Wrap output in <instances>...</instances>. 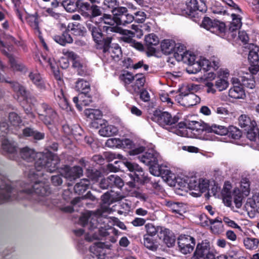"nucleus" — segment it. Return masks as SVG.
Here are the masks:
<instances>
[{
  "label": "nucleus",
  "instance_id": "obj_59",
  "mask_svg": "<svg viewBox=\"0 0 259 259\" xmlns=\"http://www.w3.org/2000/svg\"><path fill=\"white\" fill-rule=\"evenodd\" d=\"M94 41L98 44L102 42L103 35L100 29L97 27L91 32Z\"/></svg>",
  "mask_w": 259,
  "mask_h": 259
},
{
  "label": "nucleus",
  "instance_id": "obj_36",
  "mask_svg": "<svg viewBox=\"0 0 259 259\" xmlns=\"http://www.w3.org/2000/svg\"><path fill=\"white\" fill-rule=\"evenodd\" d=\"M106 53H108L114 59H118L122 56L121 48L117 44H113L108 49Z\"/></svg>",
  "mask_w": 259,
  "mask_h": 259
},
{
  "label": "nucleus",
  "instance_id": "obj_38",
  "mask_svg": "<svg viewBox=\"0 0 259 259\" xmlns=\"http://www.w3.org/2000/svg\"><path fill=\"white\" fill-rule=\"evenodd\" d=\"M74 88L77 91L80 92L81 93H84L89 92L90 85L88 81L80 79L76 81Z\"/></svg>",
  "mask_w": 259,
  "mask_h": 259
},
{
  "label": "nucleus",
  "instance_id": "obj_33",
  "mask_svg": "<svg viewBox=\"0 0 259 259\" xmlns=\"http://www.w3.org/2000/svg\"><path fill=\"white\" fill-rule=\"evenodd\" d=\"M187 51L186 50L185 47L180 43L176 44L175 49L173 51L174 57L178 61H181L183 60V56L185 55V53Z\"/></svg>",
  "mask_w": 259,
  "mask_h": 259
},
{
  "label": "nucleus",
  "instance_id": "obj_16",
  "mask_svg": "<svg viewBox=\"0 0 259 259\" xmlns=\"http://www.w3.org/2000/svg\"><path fill=\"white\" fill-rule=\"evenodd\" d=\"M258 48H255L249 51L248 59L250 64L249 71L252 74H256L259 71V57L257 54Z\"/></svg>",
  "mask_w": 259,
  "mask_h": 259
},
{
  "label": "nucleus",
  "instance_id": "obj_25",
  "mask_svg": "<svg viewBox=\"0 0 259 259\" xmlns=\"http://www.w3.org/2000/svg\"><path fill=\"white\" fill-rule=\"evenodd\" d=\"M150 166L149 170L152 175L154 176L159 177L165 175L168 177H171L172 174L168 169H165L162 165H159L158 163L151 164Z\"/></svg>",
  "mask_w": 259,
  "mask_h": 259
},
{
  "label": "nucleus",
  "instance_id": "obj_5",
  "mask_svg": "<svg viewBox=\"0 0 259 259\" xmlns=\"http://www.w3.org/2000/svg\"><path fill=\"white\" fill-rule=\"evenodd\" d=\"M250 183L246 178H242L239 183V187H236L233 191V202L236 208H240L242 205L244 196H247L250 191Z\"/></svg>",
  "mask_w": 259,
  "mask_h": 259
},
{
  "label": "nucleus",
  "instance_id": "obj_44",
  "mask_svg": "<svg viewBox=\"0 0 259 259\" xmlns=\"http://www.w3.org/2000/svg\"><path fill=\"white\" fill-rule=\"evenodd\" d=\"M210 224L211 225L210 229L214 234H219L223 230V224L221 220L218 218L210 221Z\"/></svg>",
  "mask_w": 259,
  "mask_h": 259
},
{
  "label": "nucleus",
  "instance_id": "obj_8",
  "mask_svg": "<svg viewBox=\"0 0 259 259\" xmlns=\"http://www.w3.org/2000/svg\"><path fill=\"white\" fill-rule=\"evenodd\" d=\"M192 259H214V255L208 241H203L197 245Z\"/></svg>",
  "mask_w": 259,
  "mask_h": 259
},
{
  "label": "nucleus",
  "instance_id": "obj_14",
  "mask_svg": "<svg viewBox=\"0 0 259 259\" xmlns=\"http://www.w3.org/2000/svg\"><path fill=\"white\" fill-rule=\"evenodd\" d=\"M140 160L147 165L158 163L160 159V156L155 150L151 149L148 150L142 156L139 157Z\"/></svg>",
  "mask_w": 259,
  "mask_h": 259
},
{
  "label": "nucleus",
  "instance_id": "obj_57",
  "mask_svg": "<svg viewBox=\"0 0 259 259\" xmlns=\"http://www.w3.org/2000/svg\"><path fill=\"white\" fill-rule=\"evenodd\" d=\"M27 21L32 28L39 31L38 20L37 16L35 15L29 16L27 17Z\"/></svg>",
  "mask_w": 259,
  "mask_h": 259
},
{
  "label": "nucleus",
  "instance_id": "obj_23",
  "mask_svg": "<svg viewBox=\"0 0 259 259\" xmlns=\"http://www.w3.org/2000/svg\"><path fill=\"white\" fill-rule=\"evenodd\" d=\"M82 168L79 166L66 167L63 175L65 178L72 181L79 178L82 175Z\"/></svg>",
  "mask_w": 259,
  "mask_h": 259
},
{
  "label": "nucleus",
  "instance_id": "obj_10",
  "mask_svg": "<svg viewBox=\"0 0 259 259\" xmlns=\"http://www.w3.org/2000/svg\"><path fill=\"white\" fill-rule=\"evenodd\" d=\"M178 243L180 251L184 254L191 253L195 245V239L189 235H180Z\"/></svg>",
  "mask_w": 259,
  "mask_h": 259
},
{
  "label": "nucleus",
  "instance_id": "obj_50",
  "mask_svg": "<svg viewBox=\"0 0 259 259\" xmlns=\"http://www.w3.org/2000/svg\"><path fill=\"white\" fill-rule=\"evenodd\" d=\"M145 228L147 234L145 235H148V236L153 237L155 236L158 232L161 231L162 228L155 226L152 223H148L145 226Z\"/></svg>",
  "mask_w": 259,
  "mask_h": 259
},
{
  "label": "nucleus",
  "instance_id": "obj_19",
  "mask_svg": "<svg viewBox=\"0 0 259 259\" xmlns=\"http://www.w3.org/2000/svg\"><path fill=\"white\" fill-rule=\"evenodd\" d=\"M101 128L99 134L103 137H109L116 135L118 131V128L113 125H109L105 120H100Z\"/></svg>",
  "mask_w": 259,
  "mask_h": 259
},
{
  "label": "nucleus",
  "instance_id": "obj_28",
  "mask_svg": "<svg viewBox=\"0 0 259 259\" xmlns=\"http://www.w3.org/2000/svg\"><path fill=\"white\" fill-rule=\"evenodd\" d=\"M55 99L58 103L60 106L62 108H67L68 107V102L65 98L63 89L59 88L56 89L54 92Z\"/></svg>",
  "mask_w": 259,
  "mask_h": 259
},
{
  "label": "nucleus",
  "instance_id": "obj_51",
  "mask_svg": "<svg viewBox=\"0 0 259 259\" xmlns=\"http://www.w3.org/2000/svg\"><path fill=\"white\" fill-rule=\"evenodd\" d=\"M198 193L197 194L199 196L200 194L206 191L209 187V181L208 180L204 178H199L198 184Z\"/></svg>",
  "mask_w": 259,
  "mask_h": 259
},
{
  "label": "nucleus",
  "instance_id": "obj_27",
  "mask_svg": "<svg viewBox=\"0 0 259 259\" xmlns=\"http://www.w3.org/2000/svg\"><path fill=\"white\" fill-rule=\"evenodd\" d=\"M104 244L101 242L95 243L90 247V252L92 253L93 259L102 258L105 253Z\"/></svg>",
  "mask_w": 259,
  "mask_h": 259
},
{
  "label": "nucleus",
  "instance_id": "obj_54",
  "mask_svg": "<svg viewBox=\"0 0 259 259\" xmlns=\"http://www.w3.org/2000/svg\"><path fill=\"white\" fill-rule=\"evenodd\" d=\"M9 122L11 126L17 128L21 123V119L20 117L14 112H12L9 114Z\"/></svg>",
  "mask_w": 259,
  "mask_h": 259
},
{
  "label": "nucleus",
  "instance_id": "obj_26",
  "mask_svg": "<svg viewBox=\"0 0 259 259\" xmlns=\"http://www.w3.org/2000/svg\"><path fill=\"white\" fill-rule=\"evenodd\" d=\"M200 98L193 93H185L182 98V105L184 106H192L199 103Z\"/></svg>",
  "mask_w": 259,
  "mask_h": 259
},
{
  "label": "nucleus",
  "instance_id": "obj_22",
  "mask_svg": "<svg viewBox=\"0 0 259 259\" xmlns=\"http://www.w3.org/2000/svg\"><path fill=\"white\" fill-rule=\"evenodd\" d=\"M232 186L229 182L225 183L223 189L222 191L223 202L225 205L231 207L233 201V192L231 191Z\"/></svg>",
  "mask_w": 259,
  "mask_h": 259
},
{
  "label": "nucleus",
  "instance_id": "obj_48",
  "mask_svg": "<svg viewBox=\"0 0 259 259\" xmlns=\"http://www.w3.org/2000/svg\"><path fill=\"white\" fill-rule=\"evenodd\" d=\"M102 200L104 203V205L101 206V212L99 213L98 214L101 215L102 213L104 212H109V209L108 205L111 201V196L109 193H106L102 196Z\"/></svg>",
  "mask_w": 259,
  "mask_h": 259
},
{
  "label": "nucleus",
  "instance_id": "obj_29",
  "mask_svg": "<svg viewBox=\"0 0 259 259\" xmlns=\"http://www.w3.org/2000/svg\"><path fill=\"white\" fill-rule=\"evenodd\" d=\"M176 44L173 40L164 39L160 44L161 50L164 54H170L173 52Z\"/></svg>",
  "mask_w": 259,
  "mask_h": 259
},
{
  "label": "nucleus",
  "instance_id": "obj_6",
  "mask_svg": "<svg viewBox=\"0 0 259 259\" xmlns=\"http://www.w3.org/2000/svg\"><path fill=\"white\" fill-rule=\"evenodd\" d=\"M220 62L218 59L212 57L210 60L205 58L201 57L199 58L193 65L194 68L190 67L188 70V73L189 74H195L198 72L201 68L205 71H208L211 69L215 70L219 68Z\"/></svg>",
  "mask_w": 259,
  "mask_h": 259
},
{
  "label": "nucleus",
  "instance_id": "obj_12",
  "mask_svg": "<svg viewBox=\"0 0 259 259\" xmlns=\"http://www.w3.org/2000/svg\"><path fill=\"white\" fill-rule=\"evenodd\" d=\"M178 119L179 118L176 116L172 117L167 112H159L154 114V120L162 126L175 124Z\"/></svg>",
  "mask_w": 259,
  "mask_h": 259
},
{
  "label": "nucleus",
  "instance_id": "obj_13",
  "mask_svg": "<svg viewBox=\"0 0 259 259\" xmlns=\"http://www.w3.org/2000/svg\"><path fill=\"white\" fill-rule=\"evenodd\" d=\"M39 61L44 67H50L53 72L56 79L61 82V76L58 70V65L54 59H51L50 57L42 55Z\"/></svg>",
  "mask_w": 259,
  "mask_h": 259
},
{
  "label": "nucleus",
  "instance_id": "obj_20",
  "mask_svg": "<svg viewBox=\"0 0 259 259\" xmlns=\"http://www.w3.org/2000/svg\"><path fill=\"white\" fill-rule=\"evenodd\" d=\"M158 237L167 247H170L174 245L175 238L169 230L165 228L161 229V231L158 233Z\"/></svg>",
  "mask_w": 259,
  "mask_h": 259
},
{
  "label": "nucleus",
  "instance_id": "obj_17",
  "mask_svg": "<svg viewBox=\"0 0 259 259\" xmlns=\"http://www.w3.org/2000/svg\"><path fill=\"white\" fill-rule=\"evenodd\" d=\"M134 83L127 86V91L132 94L139 93L140 89L144 85L146 82L145 75L142 73H138L134 75Z\"/></svg>",
  "mask_w": 259,
  "mask_h": 259
},
{
  "label": "nucleus",
  "instance_id": "obj_52",
  "mask_svg": "<svg viewBox=\"0 0 259 259\" xmlns=\"http://www.w3.org/2000/svg\"><path fill=\"white\" fill-rule=\"evenodd\" d=\"M144 245L146 248L152 251H155L157 248V245L154 242L152 237L148 236V235L144 236Z\"/></svg>",
  "mask_w": 259,
  "mask_h": 259
},
{
  "label": "nucleus",
  "instance_id": "obj_2",
  "mask_svg": "<svg viewBox=\"0 0 259 259\" xmlns=\"http://www.w3.org/2000/svg\"><path fill=\"white\" fill-rule=\"evenodd\" d=\"M97 214L92 211H87L80 217L79 223L83 226H87L90 230L85 235V240L88 241H93L105 238L110 242L115 243L117 241L118 231L112 227L107 229L97 228Z\"/></svg>",
  "mask_w": 259,
  "mask_h": 259
},
{
  "label": "nucleus",
  "instance_id": "obj_56",
  "mask_svg": "<svg viewBox=\"0 0 259 259\" xmlns=\"http://www.w3.org/2000/svg\"><path fill=\"white\" fill-rule=\"evenodd\" d=\"M3 149L7 152L14 153L16 151V147L14 143H12L7 140H4L2 143Z\"/></svg>",
  "mask_w": 259,
  "mask_h": 259
},
{
  "label": "nucleus",
  "instance_id": "obj_18",
  "mask_svg": "<svg viewBox=\"0 0 259 259\" xmlns=\"http://www.w3.org/2000/svg\"><path fill=\"white\" fill-rule=\"evenodd\" d=\"M159 39L154 33H150L145 36V45L148 51V53L152 55L156 52L155 47L159 44Z\"/></svg>",
  "mask_w": 259,
  "mask_h": 259
},
{
  "label": "nucleus",
  "instance_id": "obj_35",
  "mask_svg": "<svg viewBox=\"0 0 259 259\" xmlns=\"http://www.w3.org/2000/svg\"><path fill=\"white\" fill-rule=\"evenodd\" d=\"M196 56L191 52L187 51L185 53V55L183 56V60H181L184 63L187 64L189 65L187 69V71L188 72V70L190 68L192 67V68H194L193 65L195 63H196Z\"/></svg>",
  "mask_w": 259,
  "mask_h": 259
},
{
  "label": "nucleus",
  "instance_id": "obj_49",
  "mask_svg": "<svg viewBox=\"0 0 259 259\" xmlns=\"http://www.w3.org/2000/svg\"><path fill=\"white\" fill-rule=\"evenodd\" d=\"M232 21L230 24V30L232 31H235L239 29L241 25V19L238 15L235 14H232Z\"/></svg>",
  "mask_w": 259,
  "mask_h": 259
},
{
  "label": "nucleus",
  "instance_id": "obj_11",
  "mask_svg": "<svg viewBox=\"0 0 259 259\" xmlns=\"http://www.w3.org/2000/svg\"><path fill=\"white\" fill-rule=\"evenodd\" d=\"M233 85L229 91V96L230 98L235 99H242L245 97V93L242 85L240 83L238 78L233 77L232 79Z\"/></svg>",
  "mask_w": 259,
  "mask_h": 259
},
{
  "label": "nucleus",
  "instance_id": "obj_31",
  "mask_svg": "<svg viewBox=\"0 0 259 259\" xmlns=\"http://www.w3.org/2000/svg\"><path fill=\"white\" fill-rule=\"evenodd\" d=\"M54 39L56 42L62 46H65L67 44H70L73 41V39L70 35L66 32L61 35L54 36Z\"/></svg>",
  "mask_w": 259,
  "mask_h": 259
},
{
  "label": "nucleus",
  "instance_id": "obj_61",
  "mask_svg": "<svg viewBox=\"0 0 259 259\" xmlns=\"http://www.w3.org/2000/svg\"><path fill=\"white\" fill-rule=\"evenodd\" d=\"M106 145L110 148H120V139L110 138L107 140Z\"/></svg>",
  "mask_w": 259,
  "mask_h": 259
},
{
  "label": "nucleus",
  "instance_id": "obj_4",
  "mask_svg": "<svg viewBox=\"0 0 259 259\" xmlns=\"http://www.w3.org/2000/svg\"><path fill=\"white\" fill-rule=\"evenodd\" d=\"M209 130V126L204 122L200 121H189L186 126L177 130V134L182 137L192 138L199 137L203 132Z\"/></svg>",
  "mask_w": 259,
  "mask_h": 259
},
{
  "label": "nucleus",
  "instance_id": "obj_30",
  "mask_svg": "<svg viewBox=\"0 0 259 259\" xmlns=\"http://www.w3.org/2000/svg\"><path fill=\"white\" fill-rule=\"evenodd\" d=\"M63 54L73 60L72 66L74 68L79 70L83 67L82 64L78 60V56L74 52L64 49Z\"/></svg>",
  "mask_w": 259,
  "mask_h": 259
},
{
  "label": "nucleus",
  "instance_id": "obj_15",
  "mask_svg": "<svg viewBox=\"0 0 259 259\" xmlns=\"http://www.w3.org/2000/svg\"><path fill=\"white\" fill-rule=\"evenodd\" d=\"M199 179L196 177H188L184 176L179 178L177 182L182 188H189L190 190H198Z\"/></svg>",
  "mask_w": 259,
  "mask_h": 259
},
{
  "label": "nucleus",
  "instance_id": "obj_42",
  "mask_svg": "<svg viewBox=\"0 0 259 259\" xmlns=\"http://www.w3.org/2000/svg\"><path fill=\"white\" fill-rule=\"evenodd\" d=\"M85 115L92 120H98L102 116L100 110L95 109H86L84 111Z\"/></svg>",
  "mask_w": 259,
  "mask_h": 259
},
{
  "label": "nucleus",
  "instance_id": "obj_9",
  "mask_svg": "<svg viewBox=\"0 0 259 259\" xmlns=\"http://www.w3.org/2000/svg\"><path fill=\"white\" fill-rule=\"evenodd\" d=\"M124 164L130 171L133 172L130 176L134 181L144 183L148 180L147 176L137 164L126 161L124 162Z\"/></svg>",
  "mask_w": 259,
  "mask_h": 259
},
{
  "label": "nucleus",
  "instance_id": "obj_58",
  "mask_svg": "<svg viewBox=\"0 0 259 259\" xmlns=\"http://www.w3.org/2000/svg\"><path fill=\"white\" fill-rule=\"evenodd\" d=\"M71 30L72 33L75 35H83L85 32L84 28L79 24H72Z\"/></svg>",
  "mask_w": 259,
  "mask_h": 259
},
{
  "label": "nucleus",
  "instance_id": "obj_3",
  "mask_svg": "<svg viewBox=\"0 0 259 259\" xmlns=\"http://www.w3.org/2000/svg\"><path fill=\"white\" fill-rule=\"evenodd\" d=\"M101 19H102L101 21L105 24L109 25L103 26L104 30L107 33L114 32L121 34L123 35L121 37L123 41L129 44L131 46L134 47L139 51L143 50V46L142 44L137 42L131 38V36H133L134 35L132 31L123 29L116 25V20L114 17L112 18L110 15L104 14Z\"/></svg>",
  "mask_w": 259,
  "mask_h": 259
},
{
  "label": "nucleus",
  "instance_id": "obj_55",
  "mask_svg": "<svg viewBox=\"0 0 259 259\" xmlns=\"http://www.w3.org/2000/svg\"><path fill=\"white\" fill-rule=\"evenodd\" d=\"M228 86L229 82L225 78H220L215 81V87L220 92L226 90Z\"/></svg>",
  "mask_w": 259,
  "mask_h": 259
},
{
  "label": "nucleus",
  "instance_id": "obj_62",
  "mask_svg": "<svg viewBox=\"0 0 259 259\" xmlns=\"http://www.w3.org/2000/svg\"><path fill=\"white\" fill-rule=\"evenodd\" d=\"M242 86L247 88L252 89L255 87V81L253 78H247L245 77H242L241 79Z\"/></svg>",
  "mask_w": 259,
  "mask_h": 259
},
{
  "label": "nucleus",
  "instance_id": "obj_45",
  "mask_svg": "<svg viewBox=\"0 0 259 259\" xmlns=\"http://www.w3.org/2000/svg\"><path fill=\"white\" fill-rule=\"evenodd\" d=\"M208 132H212L217 135L224 136L228 134L229 130L227 127L222 125H212L209 127Z\"/></svg>",
  "mask_w": 259,
  "mask_h": 259
},
{
  "label": "nucleus",
  "instance_id": "obj_37",
  "mask_svg": "<svg viewBox=\"0 0 259 259\" xmlns=\"http://www.w3.org/2000/svg\"><path fill=\"white\" fill-rule=\"evenodd\" d=\"M225 30L226 27L224 23L214 20L213 25L210 31L218 35L222 36Z\"/></svg>",
  "mask_w": 259,
  "mask_h": 259
},
{
  "label": "nucleus",
  "instance_id": "obj_34",
  "mask_svg": "<svg viewBox=\"0 0 259 259\" xmlns=\"http://www.w3.org/2000/svg\"><path fill=\"white\" fill-rule=\"evenodd\" d=\"M23 135L25 137H31L35 140H41L45 137V134L33 129L27 127L23 130Z\"/></svg>",
  "mask_w": 259,
  "mask_h": 259
},
{
  "label": "nucleus",
  "instance_id": "obj_24",
  "mask_svg": "<svg viewBox=\"0 0 259 259\" xmlns=\"http://www.w3.org/2000/svg\"><path fill=\"white\" fill-rule=\"evenodd\" d=\"M73 101L80 111L82 109L81 106H88L92 101L91 97L88 95L86 93H80L78 97H74L73 98Z\"/></svg>",
  "mask_w": 259,
  "mask_h": 259
},
{
  "label": "nucleus",
  "instance_id": "obj_46",
  "mask_svg": "<svg viewBox=\"0 0 259 259\" xmlns=\"http://www.w3.org/2000/svg\"><path fill=\"white\" fill-rule=\"evenodd\" d=\"M244 244L248 249H255L258 247L259 240L255 238H246L244 239Z\"/></svg>",
  "mask_w": 259,
  "mask_h": 259
},
{
  "label": "nucleus",
  "instance_id": "obj_60",
  "mask_svg": "<svg viewBox=\"0 0 259 259\" xmlns=\"http://www.w3.org/2000/svg\"><path fill=\"white\" fill-rule=\"evenodd\" d=\"M110 181L112 182V186H116L118 188H121L124 185L123 180L116 175H111Z\"/></svg>",
  "mask_w": 259,
  "mask_h": 259
},
{
  "label": "nucleus",
  "instance_id": "obj_40",
  "mask_svg": "<svg viewBox=\"0 0 259 259\" xmlns=\"http://www.w3.org/2000/svg\"><path fill=\"white\" fill-rule=\"evenodd\" d=\"M167 205L170 207L172 212L180 215L185 212L186 208L183 203L174 202H167Z\"/></svg>",
  "mask_w": 259,
  "mask_h": 259
},
{
  "label": "nucleus",
  "instance_id": "obj_32",
  "mask_svg": "<svg viewBox=\"0 0 259 259\" xmlns=\"http://www.w3.org/2000/svg\"><path fill=\"white\" fill-rule=\"evenodd\" d=\"M30 80L40 90H44L46 88L44 81L40 74L37 72H31L29 75Z\"/></svg>",
  "mask_w": 259,
  "mask_h": 259
},
{
  "label": "nucleus",
  "instance_id": "obj_53",
  "mask_svg": "<svg viewBox=\"0 0 259 259\" xmlns=\"http://www.w3.org/2000/svg\"><path fill=\"white\" fill-rule=\"evenodd\" d=\"M12 88L13 89L14 91L18 94V96H21L23 99H25L26 97L27 92L25 89L19 83H12Z\"/></svg>",
  "mask_w": 259,
  "mask_h": 259
},
{
  "label": "nucleus",
  "instance_id": "obj_21",
  "mask_svg": "<svg viewBox=\"0 0 259 259\" xmlns=\"http://www.w3.org/2000/svg\"><path fill=\"white\" fill-rule=\"evenodd\" d=\"M10 182L0 178V203L10 199V193L12 191Z\"/></svg>",
  "mask_w": 259,
  "mask_h": 259
},
{
  "label": "nucleus",
  "instance_id": "obj_1",
  "mask_svg": "<svg viewBox=\"0 0 259 259\" xmlns=\"http://www.w3.org/2000/svg\"><path fill=\"white\" fill-rule=\"evenodd\" d=\"M21 155L28 162L33 161L35 157L37 159L34 163L35 170L31 169L28 174L29 178L33 181L34 184L31 185L30 186L27 185L22 192L27 194L34 192L42 196L48 195L49 193L48 187L45 186L42 182H37L36 180L37 177L44 175V171L45 169L50 172L55 171L59 163L57 157L50 152H47L46 153H36L33 149L27 147L21 150Z\"/></svg>",
  "mask_w": 259,
  "mask_h": 259
},
{
  "label": "nucleus",
  "instance_id": "obj_41",
  "mask_svg": "<svg viewBox=\"0 0 259 259\" xmlns=\"http://www.w3.org/2000/svg\"><path fill=\"white\" fill-rule=\"evenodd\" d=\"M246 205L249 206L254 211L259 212V193H255L248 198Z\"/></svg>",
  "mask_w": 259,
  "mask_h": 259
},
{
  "label": "nucleus",
  "instance_id": "obj_63",
  "mask_svg": "<svg viewBox=\"0 0 259 259\" xmlns=\"http://www.w3.org/2000/svg\"><path fill=\"white\" fill-rule=\"evenodd\" d=\"M121 79L124 82L125 84L128 85L134 80V76L129 72H126L120 76Z\"/></svg>",
  "mask_w": 259,
  "mask_h": 259
},
{
  "label": "nucleus",
  "instance_id": "obj_39",
  "mask_svg": "<svg viewBox=\"0 0 259 259\" xmlns=\"http://www.w3.org/2000/svg\"><path fill=\"white\" fill-rule=\"evenodd\" d=\"M239 124L242 127L249 128L253 127L255 125L254 121H251L250 118L246 115H241L238 119Z\"/></svg>",
  "mask_w": 259,
  "mask_h": 259
},
{
  "label": "nucleus",
  "instance_id": "obj_43",
  "mask_svg": "<svg viewBox=\"0 0 259 259\" xmlns=\"http://www.w3.org/2000/svg\"><path fill=\"white\" fill-rule=\"evenodd\" d=\"M135 19V17L131 14L127 13L120 16L118 18V21L116 22V25L125 26L128 24L132 23Z\"/></svg>",
  "mask_w": 259,
  "mask_h": 259
},
{
  "label": "nucleus",
  "instance_id": "obj_7",
  "mask_svg": "<svg viewBox=\"0 0 259 259\" xmlns=\"http://www.w3.org/2000/svg\"><path fill=\"white\" fill-rule=\"evenodd\" d=\"M37 113L39 119L47 125L53 124L57 116L55 110L46 103L40 105Z\"/></svg>",
  "mask_w": 259,
  "mask_h": 259
},
{
  "label": "nucleus",
  "instance_id": "obj_64",
  "mask_svg": "<svg viewBox=\"0 0 259 259\" xmlns=\"http://www.w3.org/2000/svg\"><path fill=\"white\" fill-rule=\"evenodd\" d=\"M228 134L229 137H231L234 139H238L241 137V131L235 127H230V131H229Z\"/></svg>",
  "mask_w": 259,
  "mask_h": 259
},
{
  "label": "nucleus",
  "instance_id": "obj_47",
  "mask_svg": "<svg viewBox=\"0 0 259 259\" xmlns=\"http://www.w3.org/2000/svg\"><path fill=\"white\" fill-rule=\"evenodd\" d=\"M90 182L87 179H82L79 183H77L74 186V190L76 193L81 194L83 193L88 188Z\"/></svg>",
  "mask_w": 259,
  "mask_h": 259
}]
</instances>
